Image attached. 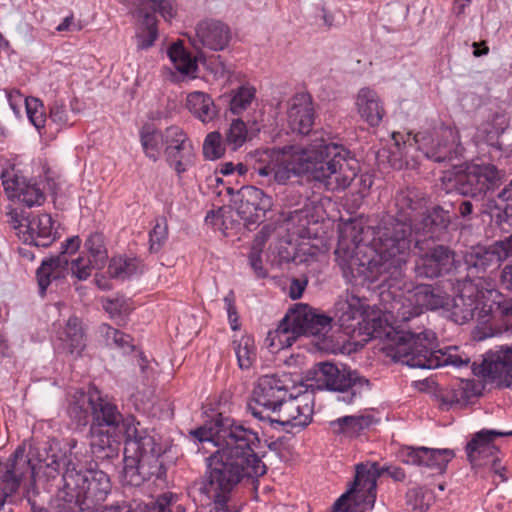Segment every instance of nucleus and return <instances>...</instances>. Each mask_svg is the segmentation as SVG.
I'll list each match as a JSON object with an SVG mask.
<instances>
[{"label":"nucleus","instance_id":"22","mask_svg":"<svg viewBox=\"0 0 512 512\" xmlns=\"http://www.w3.org/2000/svg\"><path fill=\"white\" fill-rule=\"evenodd\" d=\"M454 253L443 245H437L419 256L415 264V274L421 278H437L449 273L454 266Z\"/></svg>","mask_w":512,"mask_h":512},{"label":"nucleus","instance_id":"45","mask_svg":"<svg viewBox=\"0 0 512 512\" xmlns=\"http://www.w3.org/2000/svg\"><path fill=\"white\" fill-rule=\"evenodd\" d=\"M249 139V133L245 122L241 119H234L225 133V144L235 151Z\"/></svg>","mask_w":512,"mask_h":512},{"label":"nucleus","instance_id":"1","mask_svg":"<svg viewBox=\"0 0 512 512\" xmlns=\"http://www.w3.org/2000/svg\"><path fill=\"white\" fill-rule=\"evenodd\" d=\"M67 446L62 448L57 440L52 439L32 447L28 457L24 446H18L6 462L0 460L1 505L18 491L27 475L32 484L37 479L50 482L60 475L62 468L65 496L61 512H89L103 502L111 491L108 475L101 470L80 469L77 452H74L76 440H69Z\"/></svg>","mask_w":512,"mask_h":512},{"label":"nucleus","instance_id":"10","mask_svg":"<svg viewBox=\"0 0 512 512\" xmlns=\"http://www.w3.org/2000/svg\"><path fill=\"white\" fill-rule=\"evenodd\" d=\"M293 381L288 374H269L258 378L248 408L260 421L267 422L289 396Z\"/></svg>","mask_w":512,"mask_h":512},{"label":"nucleus","instance_id":"59","mask_svg":"<svg viewBox=\"0 0 512 512\" xmlns=\"http://www.w3.org/2000/svg\"><path fill=\"white\" fill-rule=\"evenodd\" d=\"M213 501L214 507L210 512H238L236 508L230 505L231 496L219 495V497H208Z\"/></svg>","mask_w":512,"mask_h":512},{"label":"nucleus","instance_id":"32","mask_svg":"<svg viewBox=\"0 0 512 512\" xmlns=\"http://www.w3.org/2000/svg\"><path fill=\"white\" fill-rule=\"evenodd\" d=\"M139 139L144 155L150 161L157 162L164 150V130L145 124L139 130Z\"/></svg>","mask_w":512,"mask_h":512},{"label":"nucleus","instance_id":"3","mask_svg":"<svg viewBox=\"0 0 512 512\" xmlns=\"http://www.w3.org/2000/svg\"><path fill=\"white\" fill-rule=\"evenodd\" d=\"M258 162L254 170L259 176H272L275 182L285 184L293 175L309 173L330 191L348 188L359 172L352 153L323 136L314 138L306 148L266 149L259 154Z\"/></svg>","mask_w":512,"mask_h":512},{"label":"nucleus","instance_id":"53","mask_svg":"<svg viewBox=\"0 0 512 512\" xmlns=\"http://www.w3.org/2000/svg\"><path fill=\"white\" fill-rule=\"evenodd\" d=\"M168 237V224L166 219L162 218L156 221L153 229L149 233L150 251L158 252L164 245Z\"/></svg>","mask_w":512,"mask_h":512},{"label":"nucleus","instance_id":"9","mask_svg":"<svg viewBox=\"0 0 512 512\" xmlns=\"http://www.w3.org/2000/svg\"><path fill=\"white\" fill-rule=\"evenodd\" d=\"M335 312L339 325L347 334L379 337L382 319L377 312L370 311L369 306L361 298L347 294L335 304Z\"/></svg>","mask_w":512,"mask_h":512},{"label":"nucleus","instance_id":"40","mask_svg":"<svg viewBox=\"0 0 512 512\" xmlns=\"http://www.w3.org/2000/svg\"><path fill=\"white\" fill-rule=\"evenodd\" d=\"M416 308L414 297H411V291H408L398 299H394L389 313L395 318L396 323H403L422 314Z\"/></svg>","mask_w":512,"mask_h":512},{"label":"nucleus","instance_id":"46","mask_svg":"<svg viewBox=\"0 0 512 512\" xmlns=\"http://www.w3.org/2000/svg\"><path fill=\"white\" fill-rule=\"evenodd\" d=\"M270 231L269 226H265L259 232V234L255 238V243L252 247V250L249 255V263L251 268L254 270L255 274L259 278H265L267 276V271L265 270L262 259L260 256L261 246L264 244L268 233Z\"/></svg>","mask_w":512,"mask_h":512},{"label":"nucleus","instance_id":"52","mask_svg":"<svg viewBox=\"0 0 512 512\" xmlns=\"http://www.w3.org/2000/svg\"><path fill=\"white\" fill-rule=\"evenodd\" d=\"M225 146L219 132H210L203 143V154L209 160L218 159L224 154Z\"/></svg>","mask_w":512,"mask_h":512},{"label":"nucleus","instance_id":"55","mask_svg":"<svg viewBox=\"0 0 512 512\" xmlns=\"http://www.w3.org/2000/svg\"><path fill=\"white\" fill-rule=\"evenodd\" d=\"M49 117L51 122L56 124L59 128L69 125L68 111L63 102H53V104L50 107Z\"/></svg>","mask_w":512,"mask_h":512},{"label":"nucleus","instance_id":"57","mask_svg":"<svg viewBox=\"0 0 512 512\" xmlns=\"http://www.w3.org/2000/svg\"><path fill=\"white\" fill-rule=\"evenodd\" d=\"M227 311L228 320L233 330L239 329V318L235 305L236 297L233 291H229L223 299Z\"/></svg>","mask_w":512,"mask_h":512},{"label":"nucleus","instance_id":"43","mask_svg":"<svg viewBox=\"0 0 512 512\" xmlns=\"http://www.w3.org/2000/svg\"><path fill=\"white\" fill-rule=\"evenodd\" d=\"M117 443L114 436L106 427L99 425H91L90 427V446L92 452L95 454L112 451L114 445Z\"/></svg>","mask_w":512,"mask_h":512},{"label":"nucleus","instance_id":"58","mask_svg":"<svg viewBox=\"0 0 512 512\" xmlns=\"http://www.w3.org/2000/svg\"><path fill=\"white\" fill-rule=\"evenodd\" d=\"M207 69L214 75L216 79L229 77L231 67L226 65L220 56H216L207 63Z\"/></svg>","mask_w":512,"mask_h":512},{"label":"nucleus","instance_id":"26","mask_svg":"<svg viewBox=\"0 0 512 512\" xmlns=\"http://www.w3.org/2000/svg\"><path fill=\"white\" fill-rule=\"evenodd\" d=\"M2 178L5 191L10 193V197L17 198L25 206L29 208L41 206L46 201V194L42 183L18 177L7 179L3 176Z\"/></svg>","mask_w":512,"mask_h":512},{"label":"nucleus","instance_id":"41","mask_svg":"<svg viewBox=\"0 0 512 512\" xmlns=\"http://www.w3.org/2000/svg\"><path fill=\"white\" fill-rule=\"evenodd\" d=\"M233 349L239 368L249 369L256 359L254 340L248 335H243L238 340L233 341Z\"/></svg>","mask_w":512,"mask_h":512},{"label":"nucleus","instance_id":"28","mask_svg":"<svg viewBox=\"0 0 512 512\" xmlns=\"http://www.w3.org/2000/svg\"><path fill=\"white\" fill-rule=\"evenodd\" d=\"M355 107L360 118L371 127L379 126L386 113L380 96L369 87H363L358 91Z\"/></svg>","mask_w":512,"mask_h":512},{"label":"nucleus","instance_id":"7","mask_svg":"<svg viewBox=\"0 0 512 512\" xmlns=\"http://www.w3.org/2000/svg\"><path fill=\"white\" fill-rule=\"evenodd\" d=\"M332 328V318L308 304L297 303L286 313L278 327L269 333L271 346L290 347L301 335L325 336Z\"/></svg>","mask_w":512,"mask_h":512},{"label":"nucleus","instance_id":"15","mask_svg":"<svg viewBox=\"0 0 512 512\" xmlns=\"http://www.w3.org/2000/svg\"><path fill=\"white\" fill-rule=\"evenodd\" d=\"M313 413L314 399L311 395L303 394L291 397L289 394L267 422L271 426L278 424L302 430L311 423Z\"/></svg>","mask_w":512,"mask_h":512},{"label":"nucleus","instance_id":"50","mask_svg":"<svg viewBox=\"0 0 512 512\" xmlns=\"http://www.w3.org/2000/svg\"><path fill=\"white\" fill-rule=\"evenodd\" d=\"M100 332L106 340L107 345H114L117 348L123 350H132V339L129 335L111 327L108 324H102L100 326Z\"/></svg>","mask_w":512,"mask_h":512},{"label":"nucleus","instance_id":"5","mask_svg":"<svg viewBox=\"0 0 512 512\" xmlns=\"http://www.w3.org/2000/svg\"><path fill=\"white\" fill-rule=\"evenodd\" d=\"M92 416V425L117 429L125 436L124 467L121 475L125 485L138 487L153 477L158 480L165 477L166 469L159 459L161 446L134 416L123 417L115 404L98 394L92 406Z\"/></svg>","mask_w":512,"mask_h":512},{"label":"nucleus","instance_id":"27","mask_svg":"<svg viewBox=\"0 0 512 512\" xmlns=\"http://www.w3.org/2000/svg\"><path fill=\"white\" fill-rule=\"evenodd\" d=\"M482 213L488 215L502 230L509 232L504 226H512V180L496 197L486 199Z\"/></svg>","mask_w":512,"mask_h":512},{"label":"nucleus","instance_id":"4","mask_svg":"<svg viewBox=\"0 0 512 512\" xmlns=\"http://www.w3.org/2000/svg\"><path fill=\"white\" fill-rule=\"evenodd\" d=\"M191 435L217 447L207 459L200 489L207 497L231 496L244 477H259L266 472L265 464L254 451L259 437L243 425L221 419L192 430Z\"/></svg>","mask_w":512,"mask_h":512},{"label":"nucleus","instance_id":"13","mask_svg":"<svg viewBox=\"0 0 512 512\" xmlns=\"http://www.w3.org/2000/svg\"><path fill=\"white\" fill-rule=\"evenodd\" d=\"M319 373V381L328 390L341 393L338 400L346 404L355 403L370 390L369 380L360 376L356 371L339 369L332 363H321Z\"/></svg>","mask_w":512,"mask_h":512},{"label":"nucleus","instance_id":"48","mask_svg":"<svg viewBox=\"0 0 512 512\" xmlns=\"http://www.w3.org/2000/svg\"><path fill=\"white\" fill-rule=\"evenodd\" d=\"M26 112L29 121L34 125L40 134L45 129L46 113L43 103L34 97H27L24 99Z\"/></svg>","mask_w":512,"mask_h":512},{"label":"nucleus","instance_id":"38","mask_svg":"<svg viewBox=\"0 0 512 512\" xmlns=\"http://www.w3.org/2000/svg\"><path fill=\"white\" fill-rule=\"evenodd\" d=\"M142 264L137 258L117 256L110 260L108 274L112 278L128 279L142 273Z\"/></svg>","mask_w":512,"mask_h":512},{"label":"nucleus","instance_id":"42","mask_svg":"<svg viewBox=\"0 0 512 512\" xmlns=\"http://www.w3.org/2000/svg\"><path fill=\"white\" fill-rule=\"evenodd\" d=\"M84 248L89 253L90 259L93 260L94 266L99 269L105 265L108 253L102 233H91L85 240Z\"/></svg>","mask_w":512,"mask_h":512},{"label":"nucleus","instance_id":"33","mask_svg":"<svg viewBox=\"0 0 512 512\" xmlns=\"http://www.w3.org/2000/svg\"><path fill=\"white\" fill-rule=\"evenodd\" d=\"M136 14L142 18L135 35L136 45L139 50H146L154 45L158 37L157 20L153 14L144 11L143 7H139Z\"/></svg>","mask_w":512,"mask_h":512},{"label":"nucleus","instance_id":"61","mask_svg":"<svg viewBox=\"0 0 512 512\" xmlns=\"http://www.w3.org/2000/svg\"><path fill=\"white\" fill-rule=\"evenodd\" d=\"M287 225L298 224L299 228L304 229L309 221L307 220V214L302 210H295L289 214L286 218Z\"/></svg>","mask_w":512,"mask_h":512},{"label":"nucleus","instance_id":"24","mask_svg":"<svg viewBox=\"0 0 512 512\" xmlns=\"http://www.w3.org/2000/svg\"><path fill=\"white\" fill-rule=\"evenodd\" d=\"M512 436V430L501 431L483 429L475 434L466 446L467 458L472 465H486L488 459L496 456L498 448L494 444L496 437Z\"/></svg>","mask_w":512,"mask_h":512},{"label":"nucleus","instance_id":"36","mask_svg":"<svg viewBox=\"0 0 512 512\" xmlns=\"http://www.w3.org/2000/svg\"><path fill=\"white\" fill-rule=\"evenodd\" d=\"M168 56L174 68L185 76L196 77L197 60L192 58L181 42L173 43L168 49Z\"/></svg>","mask_w":512,"mask_h":512},{"label":"nucleus","instance_id":"25","mask_svg":"<svg viewBox=\"0 0 512 512\" xmlns=\"http://www.w3.org/2000/svg\"><path fill=\"white\" fill-rule=\"evenodd\" d=\"M288 123L292 131L307 135L315 121V110L312 97L306 92L295 94L288 107Z\"/></svg>","mask_w":512,"mask_h":512},{"label":"nucleus","instance_id":"64","mask_svg":"<svg viewBox=\"0 0 512 512\" xmlns=\"http://www.w3.org/2000/svg\"><path fill=\"white\" fill-rule=\"evenodd\" d=\"M174 495L170 492L161 494L155 501L151 502L154 505H159V507L164 508L165 510H171L170 505L174 501Z\"/></svg>","mask_w":512,"mask_h":512},{"label":"nucleus","instance_id":"12","mask_svg":"<svg viewBox=\"0 0 512 512\" xmlns=\"http://www.w3.org/2000/svg\"><path fill=\"white\" fill-rule=\"evenodd\" d=\"M414 141L427 159L438 163L450 161L461 152L459 133L450 126L440 125L420 131L415 134Z\"/></svg>","mask_w":512,"mask_h":512},{"label":"nucleus","instance_id":"34","mask_svg":"<svg viewBox=\"0 0 512 512\" xmlns=\"http://www.w3.org/2000/svg\"><path fill=\"white\" fill-rule=\"evenodd\" d=\"M65 349L71 354L79 355L85 348V334L79 318L72 316L68 319L60 335Z\"/></svg>","mask_w":512,"mask_h":512},{"label":"nucleus","instance_id":"51","mask_svg":"<svg viewBox=\"0 0 512 512\" xmlns=\"http://www.w3.org/2000/svg\"><path fill=\"white\" fill-rule=\"evenodd\" d=\"M468 398V391L462 384L443 389L439 394L441 404L450 407L454 405H464Z\"/></svg>","mask_w":512,"mask_h":512},{"label":"nucleus","instance_id":"11","mask_svg":"<svg viewBox=\"0 0 512 512\" xmlns=\"http://www.w3.org/2000/svg\"><path fill=\"white\" fill-rule=\"evenodd\" d=\"M6 216L17 237L26 244L48 247L56 239L54 221L50 214L26 217L23 211L11 208Z\"/></svg>","mask_w":512,"mask_h":512},{"label":"nucleus","instance_id":"17","mask_svg":"<svg viewBox=\"0 0 512 512\" xmlns=\"http://www.w3.org/2000/svg\"><path fill=\"white\" fill-rule=\"evenodd\" d=\"M234 204L243 221L255 224L264 220L266 213L273 207V200L257 187L243 186L238 190Z\"/></svg>","mask_w":512,"mask_h":512},{"label":"nucleus","instance_id":"35","mask_svg":"<svg viewBox=\"0 0 512 512\" xmlns=\"http://www.w3.org/2000/svg\"><path fill=\"white\" fill-rule=\"evenodd\" d=\"M450 223V216L442 207H434L414 224V233L434 234L437 229H445Z\"/></svg>","mask_w":512,"mask_h":512},{"label":"nucleus","instance_id":"62","mask_svg":"<svg viewBox=\"0 0 512 512\" xmlns=\"http://www.w3.org/2000/svg\"><path fill=\"white\" fill-rule=\"evenodd\" d=\"M7 99L13 112L19 115L21 103L24 100L22 94L18 90H11L7 93Z\"/></svg>","mask_w":512,"mask_h":512},{"label":"nucleus","instance_id":"44","mask_svg":"<svg viewBox=\"0 0 512 512\" xmlns=\"http://www.w3.org/2000/svg\"><path fill=\"white\" fill-rule=\"evenodd\" d=\"M164 156L172 154L180 147L192 142L185 130L178 125H170L164 129Z\"/></svg>","mask_w":512,"mask_h":512},{"label":"nucleus","instance_id":"23","mask_svg":"<svg viewBox=\"0 0 512 512\" xmlns=\"http://www.w3.org/2000/svg\"><path fill=\"white\" fill-rule=\"evenodd\" d=\"M426 204L425 193L420 189L408 187L400 190L395 196L397 214L394 219L411 224V227L414 228V224L424 215Z\"/></svg>","mask_w":512,"mask_h":512},{"label":"nucleus","instance_id":"14","mask_svg":"<svg viewBox=\"0 0 512 512\" xmlns=\"http://www.w3.org/2000/svg\"><path fill=\"white\" fill-rule=\"evenodd\" d=\"M503 176L504 173L493 164L472 165L465 173L456 176L455 185L460 194L477 197L498 187Z\"/></svg>","mask_w":512,"mask_h":512},{"label":"nucleus","instance_id":"29","mask_svg":"<svg viewBox=\"0 0 512 512\" xmlns=\"http://www.w3.org/2000/svg\"><path fill=\"white\" fill-rule=\"evenodd\" d=\"M478 309V293L471 282L463 285L461 292L452 299L451 307L448 308L452 320L458 324H464L473 319Z\"/></svg>","mask_w":512,"mask_h":512},{"label":"nucleus","instance_id":"21","mask_svg":"<svg viewBox=\"0 0 512 512\" xmlns=\"http://www.w3.org/2000/svg\"><path fill=\"white\" fill-rule=\"evenodd\" d=\"M403 463L428 468L437 474L446 471L448 463L453 459L454 452L450 449H434L428 447H405L400 451Z\"/></svg>","mask_w":512,"mask_h":512},{"label":"nucleus","instance_id":"37","mask_svg":"<svg viewBox=\"0 0 512 512\" xmlns=\"http://www.w3.org/2000/svg\"><path fill=\"white\" fill-rule=\"evenodd\" d=\"M372 422L373 418L370 415L344 416L332 421L330 425L334 433L354 437L368 428Z\"/></svg>","mask_w":512,"mask_h":512},{"label":"nucleus","instance_id":"2","mask_svg":"<svg viewBox=\"0 0 512 512\" xmlns=\"http://www.w3.org/2000/svg\"><path fill=\"white\" fill-rule=\"evenodd\" d=\"M414 228L394 216L385 215L375 226L365 227L362 221L345 223L340 231L335 253L346 258L344 265L353 275L370 283L382 280L400 281L406 266Z\"/></svg>","mask_w":512,"mask_h":512},{"label":"nucleus","instance_id":"18","mask_svg":"<svg viewBox=\"0 0 512 512\" xmlns=\"http://www.w3.org/2000/svg\"><path fill=\"white\" fill-rule=\"evenodd\" d=\"M380 475L381 471L377 463L358 464L354 482L344 494L346 500L351 498L355 503L362 504L363 509L371 510L375 504L377 479Z\"/></svg>","mask_w":512,"mask_h":512},{"label":"nucleus","instance_id":"56","mask_svg":"<svg viewBox=\"0 0 512 512\" xmlns=\"http://www.w3.org/2000/svg\"><path fill=\"white\" fill-rule=\"evenodd\" d=\"M102 306L104 310L109 313L111 318H116L122 314H127L129 311L128 305L123 298L103 299Z\"/></svg>","mask_w":512,"mask_h":512},{"label":"nucleus","instance_id":"60","mask_svg":"<svg viewBox=\"0 0 512 512\" xmlns=\"http://www.w3.org/2000/svg\"><path fill=\"white\" fill-rule=\"evenodd\" d=\"M307 284V279L293 278L289 286V297L293 300L301 298L306 289Z\"/></svg>","mask_w":512,"mask_h":512},{"label":"nucleus","instance_id":"63","mask_svg":"<svg viewBox=\"0 0 512 512\" xmlns=\"http://www.w3.org/2000/svg\"><path fill=\"white\" fill-rule=\"evenodd\" d=\"M381 473L385 472L389 477H391L393 480L402 482L406 478L405 471L397 466H388L386 468L380 469Z\"/></svg>","mask_w":512,"mask_h":512},{"label":"nucleus","instance_id":"39","mask_svg":"<svg viewBox=\"0 0 512 512\" xmlns=\"http://www.w3.org/2000/svg\"><path fill=\"white\" fill-rule=\"evenodd\" d=\"M196 153L192 142L180 147L172 154L165 157L170 168H172L178 177H181L195 163Z\"/></svg>","mask_w":512,"mask_h":512},{"label":"nucleus","instance_id":"49","mask_svg":"<svg viewBox=\"0 0 512 512\" xmlns=\"http://www.w3.org/2000/svg\"><path fill=\"white\" fill-rule=\"evenodd\" d=\"M256 90L249 85H243L233 92L230 100V111L233 114H240L248 108L255 98Z\"/></svg>","mask_w":512,"mask_h":512},{"label":"nucleus","instance_id":"19","mask_svg":"<svg viewBox=\"0 0 512 512\" xmlns=\"http://www.w3.org/2000/svg\"><path fill=\"white\" fill-rule=\"evenodd\" d=\"M231 37V29L226 23L216 19H204L195 26L190 42L195 49L221 51L228 46Z\"/></svg>","mask_w":512,"mask_h":512},{"label":"nucleus","instance_id":"30","mask_svg":"<svg viewBox=\"0 0 512 512\" xmlns=\"http://www.w3.org/2000/svg\"><path fill=\"white\" fill-rule=\"evenodd\" d=\"M411 297H414L416 309L423 313L425 310H436L449 305V296L439 288L432 285L421 284L414 287Z\"/></svg>","mask_w":512,"mask_h":512},{"label":"nucleus","instance_id":"54","mask_svg":"<svg viewBox=\"0 0 512 512\" xmlns=\"http://www.w3.org/2000/svg\"><path fill=\"white\" fill-rule=\"evenodd\" d=\"M158 12L166 21H171L177 14V5L173 0H143L140 5Z\"/></svg>","mask_w":512,"mask_h":512},{"label":"nucleus","instance_id":"6","mask_svg":"<svg viewBox=\"0 0 512 512\" xmlns=\"http://www.w3.org/2000/svg\"><path fill=\"white\" fill-rule=\"evenodd\" d=\"M436 334L432 330L396 331L392 350L394 358L413 368L435 369L452 365L456 368L468 366L470 358L458 354L456 347L445 351L436 349Z\"/></svg>","mask_w":512,"mask_h":512},{"label":"nucleus","instance_id":"31","mask_svg":"<svg viewBox=\"0 0 512 512\" xmlns=\"http://www.w3.org/2000/svg\"><path fill=\"white\" fill-rule=\"evenodd\" d=\"M186 108L202 123H209L218 115V109L212 97L202 91H193L186 97Z\"/></svg>","mask_w":512,"mask_h":512},{"label":"nucleus","instance_id":"47","mask_svg":"<svg viewBox=\"0 0 512 512\" xmlns=\"http://www.w3.org/2000/svg\"><path fill=\"white\" fill-rule=\"evenodd\" d=\"M97 393L87 395L84 392H77L75 395L76 401L69 407V413L79 423L86 422L88 418V410H92L95 404Z\"/></svg>","mask_w":512,"mask_h":512},{"label":"nucleus","instance_id":"16","mask_svg":"<svg viewBox=\"0 0 512 512\" xmlns=\"http://www.w3.org/2000/svg\"><path fill=\"white\" fill-rule=\"evenodd\" d=\"M512 257V234L489 246L472 247L464 256L465 264L477 273L498 268L502 262Z\"/></svg>","mask_w":512,"mask_h":512},{"label":"nucleus","instance_id":"8","mask_svg":"<svg viewBox=\"0 0 512 512\" xmlns=\"http://www.w3.org/2000/svg\"><path fill=\"white\" fill-rule=\"evenodd\" d=\"M80 245L81 239L78 236L68 238L62 243L58 255L42 262L36 273L42 296L53 280L63 279L71 274L72 277L83 281L91 276L94 268H97V266H94L92 259L82 255L70 259V256L79 250Z\"/></svg>","mask_w":512,"mask_h":512},{"label":"nucleus","instance_id":"20","mask_svg":"<svg viewBox=\"0 0 512 512\" xmlns=\"http://www.w3.org/2000/svg\"><path fill=\"white\" fill-rule=\"evenodd\" d=\"M473 370L475 375L497 378L506 387L512 388V344L487 352L482 363Z\"/></svg>","mask_w":512,"mask_h":512}]
</instances>
